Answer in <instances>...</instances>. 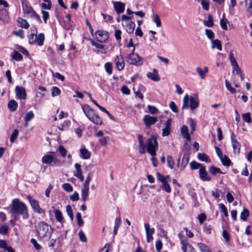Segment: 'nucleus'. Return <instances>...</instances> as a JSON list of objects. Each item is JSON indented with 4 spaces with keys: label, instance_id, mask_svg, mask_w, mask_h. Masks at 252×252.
I'll return each instance as SVG.
<instances>
[{
    "label": "nucleus",
    "instance_id": "56",
    "mask_svg": "<svg viewBox=\"0 0 252 252\" xmlns=\"http://www.w3.org/2000/svg\"><path fill=\"white\" fill-rule=\"evenodd\" d=\"M189 124L191 128V132H193L195 129L196 123L192 118H189Z\"/></svg>",
    "mask_w": 252,
    "mask_h": 252
},
{
    "label": "nucleus",
    "instance_id": "40",
    "mask_svg": "<svg viewBox=\"0 0 252 252\" xmlns=\"http://www.w3.org/2000/svg\"><path fill=\"white\" fill-rule=\"evenodd\" d=\"M197 157L199 160L200 161H205L206 162L210 161L209 157L204 153H198Z\"/></svg>",
    "mask_w": 252,
    "mask_h": 252
},
{
    "label": "nucleus",
    "instance_id": "64",
    "mask_svg": "<svg viewBox=\"0 0 252 252\" xmlns=\"http://www.w3.org/2000/svg\"><path fill=\"white\" fill-rule=\"evenodd\" d=\"M8 227L6 225H4L1 226L0 227V233L2 235H6L8 233Z\"/></svg>",
    "mask_w": 252,
    "mask_h": 252
},
{
    "label": "nucleus",
    "instance_id": "38",
    "mask_svg": "<svg viewBox=\"0 0 252 252\" xmlns=\"http://www.w3.org/2000/svg\"><path fill=\"white\" fill-rule=\"evenodd\" d=\"M203 24L205 26L208 27H212L214 25L213 19L212 15H209L208 16V20L204 21L203 22Z\"/></svg>",
    "mask_w": 252,
    "mask_h": 252
},
{
    "label": "nucleus",
    "instance_id": "51",
    "mask_svg": "<svg viewBox=\"0 0 252 252\" xmlns=\"http://www.w3.org/2000/svg\"><path fill=\"white\" fill-rule=\"evenodd\" d=\"M76 220L78 225L79 226H83L84 224V221L82 219V215L79 212H78L76 214Z\"/></svg>",
    "mask_w": 252,
    "mask_h": 252
},
{
    "label": "nucleus",
    "instance_id": "58",
    "mask_svg": "<svg viewBox=\"0 0 252 252\" xmlns=\"http://www.w3.org/2000/svg\"><path fill=\"white\" fill-rule=\"evenodd\" d=\"M61 94L60 90L57 87H53L52 89V95L53 97L59 95Z\"/></svg>",
    "mask_w": 252,
    "mask_h": 252
},
{
    "label": "nucleus",
    "instance_id": "32",
    "mask_svg": "<svg viewBox=\"0 0 252 252\" xmlns=\"http://www.w3.org/2000/svg\"><path fill=\"white\" fill-rule=\"evenodd\" d=\"M220 159L223 165L228 167L231 165V162L226 155H223L222 158Z\"/></svg>",
    "mask_w": 252,
    "mask_h": 252
},
{
    "label": "nucleus",
    "instance_id": "22",
    "mask_svg": "<svg viewBox=\"0 0 252 252\" xmlns=\"http://www.w3.org/2000/svg\"><path fill=\"white\" fill-rule=\"evenodd\" d=\"M135 24L133 21H128L125 23V28L126 31L129 33L133 32L135 29Z\"/></svg>",
    "mask_w": 252,
    "mask_h": 252
},
{
    "label": "nucleus",
    "instance_id": "13",
    "mask_svg": "<svg viewBox=\"0 0 252 252\" xmlns=\"http://www.w3.org/2000/svg\"><path fill=\"white\" fill-rule=\"evenodd\" d=\"M234 134L233 132H232L231 135V140L233 151L234 153L239 154L240 150L241 145L239 142L234 138Z\"/></svg>",
    "mask_w": 252,
    "mask_h": 252
},
{
    "label": "nucleus",
    "instance_id": "7",
    "mask_svg": "<svg viewBox=\"0 0 252 252\" xmlns=\"http://www.w3.org/2000/svg\"><path fill=\"white\" fill-rule=\"evenodd\" d=\"M156 176L158 181L161 183L160 188L166 192L170 193L171 191V189L169 184L171 181L169 175L163 176L159 172H157Z\"/></svg>",
    "mask_w": 252,
    "mask_h": 252
},
{
    "label": "nucleus",
    "instance_id": "63",
    "mask_svg": "<svg viewBox=\"0 0 252 252\" xmlns=\"http://www.w3.org/2000/svg\"><path fill=\"white\" fill-rule=\"evenodd\" d=\"M227 23H228V21L227 19H220V25L223 30H227Z\"/></svg>",
    "mask_w": 252,
    "mask_h": 252
},
{
    "label": "nucleus",
    "instance_id": "11",
    "mask_svg": "<svg viewBox=\"0 0 252 252\" xmlns=\"http://www.w3.org/2000/svg\"><path fill=\"white\" fill-rule=\"evenodd\" d=\"M143 121L146 126L149 127L151 125H154L158 121V119L155 117L146 115L143 117Z\"/></svg>",
    "mask_w": 252,
    "mask_h": 252
},
{
    "label": "nucleus",
    "instance_id": "14",
    "mask_svg": "<svg viewBox=\"0 0 252 252\" xmlns=\"http://www.w3.org/2000/svg\"><path fill=\"white\" fill-rule=\"evenodd\" d=\"M189 155L187 154L184 155L181 165H180V157L178 158L177 166L180 167L181 170H183L186 167L189 161Z\"/></svg>",
    "mask_w": 252,
    "mask_h": 252
},
{
    "label": "nucleus",
    "instance_id": "9",
    "mask_svg": "<svg viewBox=\"0 0 252 252\" xmlns=\"http://www.w3.org/2000/svg\"><path fill=\"white\" fill-rule=\"evenodd\" d=\"M95 36L98 41L103 42L108 38L109 35L107 32L98 30L95 32Z\"/></svg>",
    "mask_w": 252,
    "mask_h": 252
},
{
    "label": "nucleus",
    "instance_id": "16",
    "mask_svg": "<svg viewBox=\"0 0 252 252\" xmlns=\"http://www.w3.org/2000/svg\"><path fill=\"white\" fill-rule=\"evenodd\" d=\"M146 76L148 78L155 82L158 81L160 80L158 71L156 69H154L152 72H148L146 74Z\"/></svg>",
    "mask_w": 252,
    "mask_h": 252
},
{
    "label": "nucleus",
    "instance_id": "47",
    "mask_svg": "<svg viewBox=\"0 0 252 252\" xmlns=\"http://www.w3.org/2000/svg\"><path fill=\"white\" fill-rule=\"evenodd\" d=\"M167 161L168 167L171 169H173L175 164L173 157L171 156H168L167 157Z\"/></svg>",
    "mask_w": 252,
    "mask_h": 252
},
{
    "label": "nucleus",
    "instance_id": "12",
    "mask_svg": "<svg viewBox=\"0 0 252 252\" xmlns=\"http://www.w3.org/2000/svg\"><path fill=\"white\" fill-rule=\"evenodd\" d=\"M115 63L116 64V67L119 70H122L125 66V61L123 57L121 55H117L115 60Z\"/></svg>",
    "mask_w": 252,
    "mask_h": 252
},
{
    "label": "nucleus",
    "instance_id": "19",
    "mask_svg": "<svg viewBox=\"0 0 252 252\" xmlns=\"http://www.w3.org/2000/svg\"><path fill=\"white\" fill-rule=\"evenodd\" d=\"M0 19L4 23H8L10 20L8 11L5 9L0 10Z\"/></svg>",
    "mask_w": 252,
    "mask_h": 252
},
{
    "label": "nucleus",
    "instance_id": "61",
    "mask_svg": "<svg viewBox=\"0 0 252 252\" xmlns=\"http://www.w3.org/2000/svg\"><path fill=\"white\" fill-rule=\"evenodd\" d=\"M58 151L63 157H65L66 155V150L62 145H60L58 148Z\"/></svg>",
    "mask_w": 252,
    "mask_h": 252
},
{
    "label": "nucleus",
    "instance_id": "52",
    "mask_svg": "<svg viewBox=\"0 0 252 252\" xmlns=\"http://www.w3.org/2000/svg\"><path fill=\"white\" fill-rule=\"evenodd\" d=\"M23 9L25 11V12L30 14L31 16H32L35 12L31 6H26L23 8Z\"/></svg>",
    "mask_w": 252,
    "mask_h": 252
},
{
    "label": "nucleus",
    "instance_id": "31",
    "mask_svg": "<svg viewBox=\"0 0 252 252\" xmlns=\"http://www.w3.org/2000/svg\"><path fill=\"white\" fill-rule=\"evenodd\" d=\"M197 246L201 252H212L210 248L204 243H198Z\"/></svg>",
    "mask_w": 252,
    "mask_h": 252
},
{
    "label": "nucleus",
    "instance_id": "53",
    "mask_svg": "<svg viewBox=\"0 0 252 252\" xmlns=\"http://www.w3.org/2000/svg\"><path fill=\"white\" fill-rule=\"evenodd\" d=\"M225 86L227 88V89L231 93V94H234L236 93V90L235 88L231 87V85L230 83V82L227 81V80L225 81Z\"/></svg>",
    "mask_w": 252,
    "mask_h": 252
},
{
    "label": "nucleus",
    "instance_id": "41",
    "mask_svg": "<svg viewBox=\"0 0 252 252\" xmlns=\"http://www.w3.org/2000/svg\"><path fill=\"white\" fill-rule=\"evenodd\" d=\"M209 172L213 175H216L217 173L224 174L221 171L220 168L216 167L214 166H211L209 168Z\"/></svg>",
    "mask_w": 252,
    "mask_h": 252
},
{
    "label": "nucleus",
    "instance_id": "1",
    "mask_svg": "<svg viewBox=\"0 0 252 252\" xmlns=\"http://www.w3.org/2000/svg\"><path fill=\"white\" fill-rule=\"evenodd\" d=\"M139 152L141 154H144L146 152L145 148H147V152L151 156H156V152L158 150V142L155 136H152L148 138L145 144L143 141V137L142 135H138Z\"/></svg>",
    "mask_w": 252,
    "mask_h": 252
},
{
    "label": "nucleus",
    "instance_id": "17",
    "mask_svg": "<svg viewBox=\"0 0 252 252\" xmlns=\"http://www.w3.org/2000/svg\"><path fill=\"white\" fill-rule=\"evenodd\" d=\"M114 9L118 14L122 13L125 10V3L120 1H114L113 2Z\"/></svg>",
    "mask_w": 252,
    "mask_h": 252
},
{
    "label": "nucleus",
    "instance_id": "2",
    "mask_svg": "<svg viewBox=\"0 0 252 252\" xmlns=\"http://www.w3.org/2000/svg\"><path fill=\"white\" fill-rule=\"evenodd\" d=\"M10 211L14 215H22L25 219L29 217L27 206L17 198L12 200Z\"/></svg>",
    "mask_w": 252,
    "mask_h": 252
},
{
    "label": "nucleus",
    "instance_id": "3",
    "mask_svg": "<svg viewBox=\"0 0 252 252\" xmlns=\"http://www.w3.org/2000/svg\"><path fill=\"white\" fill-rule=\"evenodd\" d=\"M36 231L38 238L48 240L52 236L53 229L47 223L41 221L36 226Z\"/></svg>",
    "mask_w": 252,
    "mask_h": 252
},
{
    "label": "nucleus",
    "instance_id": "50",
    "mask_svg": "<svg viewBox=\"0 0 252 252\" xmlns=\"http://www.w3.org/2000/svg\"><path fill=\"white\" fill-rule=\"evenodd\" d=\"M205 34L207 35V37L211 39V40L214 39V38H215V33L211 30H205Z\"/></svg>",
    "mask_w": 252,
    "mask_h": 252
},
{
    "label": "nucleus",
    "instance_id": "45",
    "mask_svg": "<svg viewBox=\"0 0 252 252\" xmlns=\"http://www.w3.org/2000/svg\"><path fill=\"white\" fill-rule=\"evenodd\" d=\"M66 212L69 217L70 220L72 221L74 219V216L72 212V209L70 205H67L66 207Z\"/></svg>",
    "mask_w": 252,
    "mask_h": 252
},
{
    "label": "nucleus",
    "instance_id": "55",
    "mask_svg": "<svg viewBox=\"0 0 252 252\" xmlns=\"http://www.w3.org/2000/svg\"><path fill=\"white\" fill-rule=\"evenodd\" d=\"M182 245V250L184 252H189L194 249V248L190 244Z\"/></svg>",
    "mask_w": 252,
    "mask_h": 252
},
{
    "label": "nucleus",
    "instance_id": "29",
    "mask_svg": "<svg viewBox=\"0 0 252 252\" xmlns=\"http://www.w3.org/2000/svg\"><path fill=\"white\" fill-rule=\"evenodd\" d=\"M121 224V219L120 218H117L115 220V225L113 230L114 236L116 235L118 233V230Z\"/></svg>",
    "mask_w": 252,
    "mask_h": 252
},
{
    "label": "nucleus",
    "instance_id": "10",
    "mask_svg": "<svg viewBox=\"0 0 252 252\" xmlns=\"http://www.w3.org/2000/svg\"><path fill=\"white\" fill-rule=\"evenodd\" d=\"M15 92L17 97L20 99H25L27 97L26 89L22 87L17 86L15 89Z\"/></svg>",
    "mask_w": 252,
    "mask_h": 252
},
{
    "label": "nucleus",
    "instance_id": "60",
    "mask_svg": "<svg viewBox=\"0 0 252 252\" xmlns=\"http://www.w3.org/2000/svg\"><path fill=\"white\" fill-rule=\"evenodd\" d=\"M147 108L149 113L151 114H155L158 112V109L154 106L149 105Z\"/></svg>",
    "mask_w": 252,
    "mask_h": 252
},
{
    "label": "nucleus",
    "instance_id": "39",
    "mask_svg": "<svg viewBox=\"0 0 252 252\" xmlns=\"http://www.w3.org/2000/svg\"><path fill=\"white\" fill-rule=\"evenodd\" d=\"M18 22L19 23L20 26L23 28L28 29L29 27V24L27 22V20L25 19L19 18L18 19Z\"/></svg>",
    "mask_w": 252,
    "mask_h": 252
},
{
    "label": "nucleus",
    "instance_id": "36",
    "mask_svg": "<svg viewBox=\"0 0 252 252\" xmlns=\"http://www.w3.org/2000/svg\"><path fill=\"white\" fill-rule=\"evenodd\" d=\"M189 166L190 169L191 170H196L197 169H200V168L203 167L202 165L199 163H197L195 161H192L189 163Z\"/></svg>",
    "mask_w": 252,
    "mask_h": 252
},
{
    "label": "nucleus",
    "instance_id": "8",
    "mask_svg": "<svg viewBox=\"0 0 252 252\" xmlns=\"http://www.w3.org/2000/svg\"><path fill=\"white\" fill-rule=\"evenodd\" d=\"M27 198L29 201L32 209L38 214H41L44 213L43 209L39 207V203L37 200L32 198V196L28 195Z\"/></svg>",
    "mask_w": 252,
    "mask_h": 252
},
{
    "label": "nucleus",
    "instance_id": "5",
    "mask_svg": "<svg viewBox=\"0 0 252 252\" xmlns=\"http://www.w3.org/2000/svg\"><path fill=\"white\" fill-rule=\"evenodd\" d=\"M199 105V100L197 95L189 97L188 94H186L183 99L182 109H187L190 108L191 110L193 111L198 108Z\"/></svg>",
    "mask_w": 252,
    "mask_h": 252
},
{
    "label": "nucleus",
    "instance_id": "57",
    "mask_svg": "<svg viewBox=\"0 0 252 252\" xmlns=\"http://www.w3.org/2000/svg\"><path fill=\"white\" fill-rule=\"evenodd\" d=\"M219 207L221 212L223 214L224 216L226 217H227L228 215L227 210L225 206L223 204L220 203L219 204Z\"/></svg>",
    "mask_w": 252,
    "mask_h": 252
},
{
    "label": "nucleus",
    "instance_id": "23",
    "mask_svg": "<svg viewBox=\"0 0 252 252\" xmlns=\"http://www.w3.org/2000/svg\"><path fill=\"white\" fill-rule=\"evenodd\" d=\"M181 132L183 137L187 141L190 140V136L189 133V128L186 125H183L181 128Z\"/></svg>",
    "mask_w": 252,
    "mask_h": 252
},
{
    "label": "nucleus",
    "instance_id": "21",
    "mask_svg": "<svg viewBox=\"0 0 252 252\" xmlns=\"http://www.w3.org/2000/svg\"><path fill=\"white\" fill-rule=\"evenodd\" d=\"M171 120L168 119L165 123L164 128L162 129V136H168L170 132Z\"/></svg>",
    "mask_w": 252,
    "mask_h": 252
},
{
    "label": "nucleus",
    "instance_id": "42",
    "mask_svg": "<svg viewBox=\"0 0 252 252\" xmlns=\"http://www.w3.org/2000/svg\"><path fill=\"white\" fill-rule=\"evenodd\" d=\"M242 119L243 121L247 123H250L252 122V118L251 114L249 112H247L242 114Z\"/></svg>",
    "mask_w": 252,
    "mask_h": 252
},
{
    "label": "nucleus",
    "instance_id": "62",
    "mask_svg": "<svg viewBox=\"0 0 252 252\" xmlns=\"http://www.w3.org/2000/svg\"><path fill=\"white\" fill-rule=\"evenodd\" d=\"M13 33L15 35L19 36L21 38H24V32L22 29H19L18 31H14Z\"/></svg>",
    "mask_w": 252,
    "mask_h": 252
},
{
    "label": "nucleus",
    "instance_id": "34",
    "mask_svg": "<svg viewBox=\"0 0 252 252\" xmlns=\"http://www.w3.org/2000/svg\"><path fill=\"white\" fill-rule=\"evenodd\" d=\"M228 58H229L232 67H234V66H237L238 65V63L234 56V55H233V53H232V52L230 51L229 53Z\"/></svg>",
    "mask_w": 252,
    "mask_h": 252
},
{
    "label": "nucleus",
    "instance_id": "49",
    "mask_svg": "<svg viewBox=\"0 0 252 252\" xmlns=\"http://www.w3.org/2000/svg\"><path fill=\"white\" fill-rule=\"evenodd\" d=\"M69 124H70V121H64V122L63 124L60 125L58 126V128L60 130H64L68 127V126H69Z\"/></svg>",
    "mask_w": 252,
    "mask_h": 252
},
{
    "label": "nucleus",
    "instance_id": "27",
    "mask_svg": "<svg viewBox=\"0 0 252 252\" xmlns=\"http://www.w3.org/2000/svg\"><path fill=\"white\" fill-rule=\"evenodd\" d=\"M32 33L29 35V42L31 44H35V34H37V30L35 28L34 29H31Z\"/></svg>",
    "mask_w": 252,
    "mask_h": 252
},
{
    "label": "nucleus",
    "instance_id": "20",
    "mask_svg": "<svg viewBox=\"0 0 252 252\" xmlns=\"http://www.w3.org/2000/svg\"><path fill=\"white\" fill-rule=\"evenodd\" d=\"M208 71L209 69L207 66H204L203 69L200 67H197L196 68V71L201 79H204L206 77V74Z\"/></svg>",
    "mask_w": 252,
    "mask_h": 252
},
{
    "label": "nucleus",
    "instance_id": "44",
    "mask_svg": "<svg viewBox=\"0 0 252 252\" xmlns=\"http://www.w3.org/2000/svg\"><path fill=\"white\" fill-rule=\"evenodd\" d=\"M104 68L105 71L109 75L112 73V64L110 62H107L104 64Z\"/></svg>",
    "mask_w": 252,
    "mask_h": 252
},
{
    "label": "nucleus",
    "instance_id": "54",
    "mask_svg": "<svg viewBox=\"0 0 252 252\" xmlns=\"http://www.w3.org/2000/svg\"><path fill=\"white\" fill-rule=\"evenodd\" d=\"M63 189L66 191L71 192L73 190V187L69 183H64L62 185Z\"/></svg>",
    "mask_w": 252,
    "mask_h": 252
},
{
    "label": "nucleus",
    "instance_id": "28",
    "mask_svg": "<svg viewBox=\"0 0 252 252\" xmlns=\"http://www.w3.org/2000/svg\"><path fill=\"white\" fill-rule=\"evenodd\" d=\"M89 188L83 187L81 189L82 199L85 201L88 197Z\"/></svg>",
    "mask_w": 252,
    "mask_h": 252
},
{
    "label": "nucleus",
    "instance_id": "37",
    "mask_svg": "<svg viewBox=\"0 0 252 252\" xmlns=\"http://www.w3.org/2000/svg\"><path fill=\"white\" fill-rule=\"evenodd\" d=\"M54 213L57 220L60 222H62L63 221V217L61 212L59 210H55Z\"/></svg>",
    "mask_w": 252,
    "mask_h": 252
},
{
    "label": "nucleus",
    "instance_id": "25",
    "mask_svg": "<svg viewBox=\"0 0 252 252\" xmlns=\"http://www.w3.org/2000/svg\"><path fill=\"white\" fill-rule=\"evenodd\" d=\"M41 160L43 164H51L54 161V156L49 154L45 155L42 158Z\"/></svg>",
    "mask_w": 252,
    "mask_h": 252
},
{
    "label": "nucleus",
    "instance_id": "33",
    "mask_svg": "<svg viewBox=\"0 0 252 252\" xmlns=\"http://www.w3.org/2000/svg\"><path fill=\"white\" fill-rule=\"evenodd\" d=\"M81 156L84 159H89L90 158V153L85 148H82L80 150Z\"/></svg>",
    "mask_w": 252,
    "mask_h": 252
},
{
    "label": "nucleus",
    "instance_id": "35",
    "mask_svg": "<svg viewBox=\"0 0 252 252\" xmlns=\"http://www.w3.org/2000/svg\"><path fill=\"white\" fill-rule=\"evenodd\" d=\"M249 210L246 208H244L240 214L241 219L243 221H246L247 220L248 217L249 216Z\"/></svg>",
    "mask_w": 252,
    "mask_h": 252
},
{
    "label": "nucleus",
    "instance_id": "59",
    "mask_svg": "<svg viewBox=\"0 0 252 252\" xmlns=\"http://www.w3.org/2000/svg\"><path fill=\"white\" fill-rule=\"evenodd\" d=\"M78 236H79L80 240L81 242H87V239L86 236V235L85 234V233H84L83 231H82V230L80 231L78 233Z\"/></svg>",
    "mask_w": 252,
    "mask_h": 252
},
{
    "label": "nucleus",
    "instance_id": "18",
    "mask_svg": "<svg viewBox=\"0 0 252 252\" xmlns=\"http://www.w3.org/2000/svg\"><path fill=\"white\" fill-rule=\"evenodd\" d=\"M199 177L201 180L203 181H208L211 180V178L206 170L205 167L200 168L199 171Z\"/></svg>",
    "mask_w": 252,
    "mask_h": 252
},
{
    "label": "nucleus",
    "instance_id": "48",
    "mask_svg": "<svg viewBox=\"0 0 252 252\" xmlns=\"http://www.w3.org/2000/svg\"><path fill=\"white\" fill-rule=\"evenodd\" d=\"M18 135L19 130L17 129H14L10 138V142L12 143L14 142L15 139L17 138Z\"/></svg>",
    "mask_w": 252,
    "mask_h": 252
},
{
    "label": "nucleus",
    "instance_id": "46",
    "mask_svg": "<svg viewBox=\"0 0 252 252\" xmlns=\"http://www.w3.org/2000/svg\"><path fill=\"white\" fill-rule=\"evenodd\" d=\"M34 114L32 111H31L27 113L24 118L25 122L28 123L34 117Z\"/></svg>",
    "mask_w": 252,
    "mask_h": 252
},
{
    "label": "nucleus",
    "instance_id": "4",
    "mask_svg": "<svg viewBox=\"0 0 252 252\" xmlns=\"http://www.w3.org/2000/svg\"><path fill=\"white\" fill-rule=\"evenodd\" d=\"M82 110L88 119L94 124L101 125L102 124V121L100 117L96 114L95 111L89 105L84 104L82 106Z\"/></svg>",
    "mask_w": 252,
    "mask_h": 252
},
{
    "label": "nucleus",
    "instance_id": "43",
    "mask_svg": "<svg viewBox=\"0 0 252 252\" xmlns=\"http://www.w3.org/2000/svg\"><path fill=\"white\" fill-rule=\"evenodd\" d=\"M12 57L17 62L21 61L23 59L22 55L17 51H14L13 54L12 55Z\"/></svg>",
    "mask_w": 252,
    "mask_h": 252
},
{
    "label": "nucleus",
    "instance_id": "30",
    "mask_svg": "<svg viewBox=\"0 0 252 252\" xmlns=\"http://www.w3.org/2000/svg\"><path fill=\"white\" fill-rule=\"evenodd\" d=\"M8 107L11 111H15L18 107V103L14 100H11L8 104Z\"/></svg>",
    "mask_w": 252,
    "mask_h": 252
},
{
    "label": "nucleus",
    "instance_id": "6",
    "mask_svg": "<svg viewBox=\"0 0 252 252\" xmlns=\"http://www.w3.org/2000/svg\"><path fill=\"white\" fill-rule=\"evenodd\" d=\"M135 47H134L132 52L128 54L126 57V60L130 64L137 66H141L143 63V59L138 54L134 53Z\"/></svg>",
    "mask_w": 252,
    "mask_h": 252
},
{
    "label": "nucleus",
    "instance_id": "15",
    "mask_svg": "<svg viewBox=\"0 0 252 252\" xmlns=\"http://www.w3.org/2000/svg\"><path fill=\"white\" fill-rule=\"evenodd\" d=\"M74 166L76 170L73 172L74 176L78 178L81 181H83L84 180V177L82 175L81 165L76 163L75 164Z\"/></svg>",
    "mask_w": 252,
    "mask_h": 252
},
{
    "label": "nucleus",
    "instance_id": "24",
    "mask_svg": "<svg viewBox=\"0 0 252 252\" xmlns=\"http://www.w3.org/2000/svg\"><path fill=\"white\" fill-rule=\"evenodd\" d=\"M211 49H217L219 51L222 50V45L219 39H213L211 40Z\"/></svg>",
    "mask_w": 252,
    "mask_h": 252
},
{
    "label": "nucleus",
    "instance_id": "26",
    "mask_svg": "<svg viewBox=\"0 0 252 252\" xmlns=\"http://www.w3.org/2000/svg\"><path fill=\"white\" fill-rule=\"evenodd\" d=\"M35 44L36 43L39 46L43 45L45 39L44 34L43 33H40L38 35H37V34H35Z\"/></svg>",
    "mask_w": 252,
    "mask_h": 252
}]
</instances>
